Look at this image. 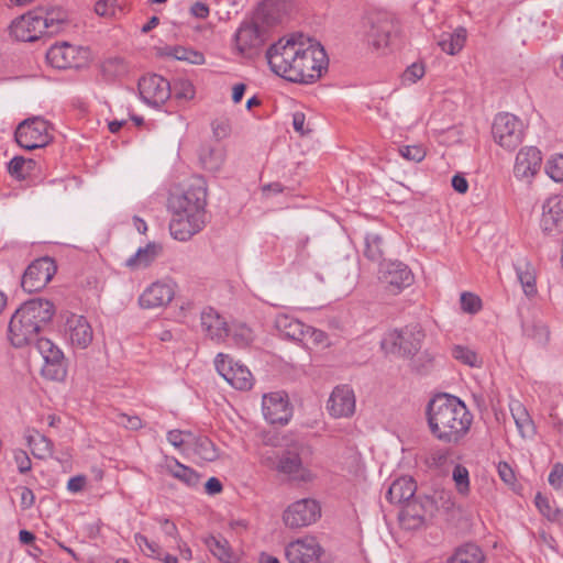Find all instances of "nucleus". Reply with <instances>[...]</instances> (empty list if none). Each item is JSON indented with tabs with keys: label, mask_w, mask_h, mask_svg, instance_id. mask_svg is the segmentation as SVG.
<instances>
[{
	"label": "nucleus",
	"mask_w": 563,
	"mask_h": 563,
	"mask_svg": "<svg viewBox=\"0 0 563 563\" xmlns=\"http://www.w3.org/2000/svg\"><path fill=\"white\" fill-rule=\"evenodd\" d=\"M294 67L297 75L286 76V80L297 84H312L322 76L328 67V56L320 43L305 36L300 40L299 54Z\"/></svg>",
	"instance_id": "3"
},
{
	"label": "nucleus",
	"mask_w": 563,
	"mask_h": 563,
	"mask_svg": "<svg viewBox=\"0 0 563 563\" xmlns=\"http://www.w3.org/2000/svg\"><path fill=\"white\" fill-rule=\"evenodd\" d=\"M27 443L32 454L37 459H45L53 454V442L43 434L27 437Z\"/></svg>",
	"instance_id": "46"
},
{
	"label": "nucleus",
	"mask_w": 563,
	"mask_h": 563,
	"mask_svg": "<svg viewBox=\"0 0 563 563\" xmlns=\"http://www.w3.org/2000/svg\"><path fill=\"white\" fill-rule=\"evenodd\" d=\"M327 408L334 418L352 416L355 411L353 390L347 386L335 387L329 398Z\"/></svg>",
	"instance_id": "28"
},
{
	"label": "nucleus",
	"mask_w": 563,
	"mask_h": 563,
	"mask_svg": "<svg viewBox=\"0 0 563 563\" xmlns=\"http://www.w3.org/2000/svg\"><path fill=\"white\" fill-rule=\"evenodd\" d=\"M166 471L173 477L184 483L190 488H196L200 484L201 476L194 468L181 464L177 459L170 457L166 460Z\"/></svg>",
	"instance_id": "35"
},
{
	"label": "nucleus",
	"mask_w": 563,
	"mask_h": 563,
	"mask_svg": "<svg viewBox=\"0 0 563 563\" xmlns=\"http://www.w3.org/2000/svg\"><path fill=\"white\" fill-rule=\"evenodd\" d=\"M275 328L284 338L292 341H302L310 332L316 333L314 329L286 313L276 316Z\"/></svg>",
	"instance_id": "30"
},
{
	"label": "nucleus",
	"mask_w": 563,
	"mask_h": 563,
	"mask_svg": "<svg viewBox=\"0 0 563 563\" xmlns=\"http://www.w3.org/2000/svg\"><path fill=\"white\" fill-rule=\"evenodd\" d=\"M523 331L539 343H545L549 340V330L542 322L525 325Z\"/></svg>",
	"instance_id": "54"
},
{
	"label": "nucleus",
	"mask_w": 563,
	"mask_h": 563,
	"mask_svg": "<svg viewBox=\"0 0 563 563\" xmlns=\"http://www.w3.org/2000/svg\"><path fill=\"white\" fill-rule=\"evenodd\" d=\"M448 563H484V554L476 544L467 543L456 549Z\"/></svg>",
	"instance_id": "41"
},
{
	"label": "nucleus",
	"mask_w": 563,
	"mask_h": 563,
	"mask_svg": "<svg viewBox=\"0 0 563 563\" xmlns=\"http://www.w3.org/2000/svg\"><path fill=\"white\" fill-rule=\"evenodd\" d=\"M547 174L556 183L563 181V153L548 161Z\"/></svg>",
	"instance_id": "53"
},
{
	"label": "nucleus",
	"mask_w": 563,
	"mask_h": 563,
	"mask_svg": "<svg viewBox=\"0 0 563 563\" xmlns=\"http://www.w3.org/2000/svg\"><path fill=\"white\" fill-rule=\"evenodd\" d=\"M14 461L20 473L24 474L32 467V462L25 451L19 450L14 453Z\"/></svg>",
	"instance_id": "63"
},
{
	"label": "nucleus",
	"mask_w": 563,
	"mask_h": 563,
	"mask_svg": "<svg viewBox=\"0 0 563 563\" xmlns=\"http://www.w3.org/2000/svg\"><path fill=\"white\" fill-rule=\"evenodd\" d=\"M41 10L34 9L15 19L10 26L11 35L18 41L34 42L45 34L46 20H43Z\"/></svg>",
	"instance_id": "16"
},
{
	"label": "nucleus",
	"mask_w": 563,
	"mask_h": 563,
	"mask_svg": "<svg viewBox=\"0 0 563 563\" xmlns=\"http://www.w3.org/2000/svg\"><path fill=\"white\" fill-rule=\"evenodd\" d=\"M452 355L455 360L472 367H478L482 364L478 354L466 346L455 345L452 349Z\"/></svg>",
	"instance_id": "50"
},
{
	"label": "nucleus",
	"mask_w": 563,
	"mask_h": 563,
	"mask_svg": "<svg viewBox=\"0 0 563 563\" xmlns=\"http://www.w3.org/2000/svg\"><path fill=\"white\" fill-rule=\"evenodd\" d=\"M509 410L519 434L523 439H533L537 428L526 407L519 400L512 399L509 402Z\"/></svg>",
	"instance_id": "34"
},
{
	"label": "nucleus",
	"mask_w": 563,
	"mask_h": 563,
	"mask_svg": "<svg viewBox=\"0 0 563 563\" xmlns=\"http://www.w3.org/2000/svg\"><path fill=\"white\" fill-rule=\"evenodd\" d=\"M137 89L141 99L154 108L164 104L172 96V84L157 74L143 76L139 80Z\"/></svg>",
	"instance_id": "14"
},
{
	"label": "nucleus",
	"mask_w": 563,
	"mask_h": 563,
	"mask_svg": "<svg viewBox=\"0 0 563 563\" xmlns=\"http://www.w3.org/2000/svg\"><path fill=\"white\" fill-rule=\"evenodd\" d=\"M66 335L74 347L87 349L92 341V328L84 316L71 314L66 320Z\"/></svg>",
	"instance_id": "25"
},
{
	"label": "nucleus",
	"mask_w": 563,
	"mask_h": 563,
	"mask_svg": "<svg viewBox=\"0 0 563 563\" xmlns=\"http://www.w3.org/2000/svg\"><path fill=\"white\" fill-rule=\"evenodd\" d=\"M399 154L407 161L419 163L426 157V150L420 145H406L399 147Z\"/></svg>",
	"instance_id": "56"
},
{
	"label": "nucleus",
	"mask_w": 563,
	"mask_h": 563,
	"mask_svg": "<svg viewBox=\"0 0 563 563\" xmlns=\"http://www.w3.org/2000/svg\"><path fill=\"white\" fill-rule=\"evenodd\" d=\"M205 227V217L188 212H172L169 231L178 241H188Z\"/></svg>",
	"instance_id": "19"
},
{
	"label": "nucleus",
	"mask_w": 563,
	"mask_h": 563,
	"mask_svg": "<svg viewBox=\"0 0 563 563\" xmlns=\"http://www.w3.org/2000/svg\"><path fill=\"white\" fill-rule=\"evenodd\" d=\"M36 9L41 10V13H38V15H41L43 20H47V21H45L46 22V30H45L46 35L52 36L62 31L63 25L66 22V15L63 11L56 10V9H51V10H45L43 8H36Z\"/></svg>",
	"instance_id": "43"
},
{
	"label": "nucleus",
	"mask_w": 563,
	"mask_h": 563,
	"mask_svg": "<svg viewBox=\"0 0 563 563\" xmlns=\"http://www.w3.org/2000/svg\"><path fill=\"white\" fill-rule=\"evenodd\" d=\"M206 170L218 172L224 163V152L221 148L203 147L199 155Z\"/></svg>",
	"instance_id": "44"
},
{
	"label": "nucleus",
	"mask_w": 563,
	"mask_h": 563,
	"mask_svg": "<svg viewBox=\"0 0 563 563\" xmlns=\"http://www.w3.org/2000/svg\"><path fill=\"white\" fill-rule=\"evenodd\" d=\"M380 278L390 291L398 292L412 284L413 274L406 264L394 261L382 266Z\"/></svg>",
	"instance_id": "23"
},
{
	"label": "nucleus",
	"mask_w": 563,
	"mask_h": 563,
	"mask_svg": "<svg viewBox=\"0 0 563 563\" xmlns=\"http://www.w3.org/2000/svg\"><path fill=\"white\" fill-rule=\"evenodd\" d=\"M461 309L470 314H475L482 309V300L481 298L473 292H462L461 298Z\"/></svg>",
	"instance_id": "52"
},
{
	"label": "nucleus",
	"mask_w": 563,
	"mask_h": 563,
	"mask_svg": "<svg viewBox=\"0 0 563 563\" xmlns=\"http://www.w3.org/2000/svg\"><path fill=\"white\" fill-rule=\"evenodd\" d=\"M515 271L526 297L534 298L538 295L537 269L534 265L526 257H520L515 263Z\"/></svg>",
	"instance_id": "33"
},
{
	"label": "nucleus",
	"mask_w": 563,
	"mask_h": 563,
	"mask_svg": "<svg viewBox=\"0 0 563 563\" xmlns=\"http://www.w3.org/2000/svg\"><path fill=\"white\" fill-rule=\"evenodd\" d=\"M134 541L144 555L155 560H161L163 552L158 543L150 541L145 536L141 533L134 534Z\"/></svg>",
	"instance_id": "51"
},
{
	"label": "nucleus",
	"mask_w": 563,
	"mask_h": 563,
	"mask_svg": "<svg viewBox=\"0 0 563 563\" xmlns=\"http://www.w3.org/2000/svg\"><path fill=\"white\" fill-rule=\"evenodd\" d=\"M172 84V95L175 99L188 101L195 97V87L190 80L185 78H177Z\"/></svg>",
	"instance_id": "49"
},
{
	"label": "nucleus",
	"mask_w": 563,
	"mask_h": 563,
	"mask_svg": "<svg viewBox=\"0 0 563 563\" xmlns=\"http://www.w3.org/2000/svg\"><path fill=\"white\" fill-rule=\"evenodd\" d=\"M424 75V68L422 65L412 64L411 66L407 67V69L404 73V80L409 82H416L418 79H420Z\"/></svg>",
	"instance_id": "64"
},
{
	"label": "nucleus",
	"mask_w": 563,
	"mask_h": 563,
	"mask_svg": "<svg viewBox=\"0 0 563 563\" xmlns=\"http://www.w3.org/2000/svg\"><path fill=\"white\" fill-rule=\"evenodd\" d=\"M162 251L163 246L159 243L150 242L144 247H140L125 265L132 269L146 268L159 256Z\"/></svg>",
	"instance_id": "36"
},
{
	"label": "nucleus",
	"mask_w": 563,
	"mask_h": 563,
	"mask_svg": "<svg viewBox=\"0 0 563 563\" xmlns=\"http://www.w3.org/2000/svg\"><path fill=\"white\" fill-rule=\"evenodd\" d=\"M321 515L314 499L305 498L291 504L284 512L283 520L289 528H302L317 521Z\"/></svg>",
	"instance_id": "17"
},
{
	"label": "nucleus",
	"mask_w": 563,
	"mask_h": 563,
	"mask_svg": "<svg viewBox=\"0 0 563 563\" xmlns=\"http://www.w3.org/2000/svg\"><path fill=\"white\" fill-rule=\"evenodd\" d=\"M541 152L536 146L522 147L516 156L514 174L518 179L530 181L540 170Z\"/></svg>",
	"instance_id": "22"
},
{
	"label": "nucleus",
	"mask_w": 563,
	"mask_h": 563,
	"mask_svg": "<svg viewBox=\"0 0 563 563\" xmlns=\"http://www.w3.org/2000/svg\"><path fill=\"white\" fill-rule=\"evenodd\" d=\"M118 0H99L95 5V12L100 16L114 15Z\"/></svg>",
	"instance_id": "59"
},
{
	"label": "nucleus",
	"mask_w": 563,
	"mask_h": 563,
	"mask_svg": "<svg viewBox=\"0 0 563 563\" xmlns=\"http://www.w3.org/2000/svg\"><path fill=\"white\" fill-rule=\"evenodd\" d=\"M37 168V163L32 158L14 156L8 163V173L18 180L26 179Z\"/></svg>",
	"instance_id": "40"
},
{
	"label": "nucleus",
	"mask_w": 563,
	"mask_h": 563,
	"mask_svg": "<svg viewBox=\"0 0 563 563\" xmlns=\"http://www.w3.org/2000/svg\"><path fill=\"white\" fill-rule=\"evenodd\" d=\"M187 433L188 432L180 430H170L167 433V440L175 448H180L183 445L189 446L190 438L187 437Z\"/></svg>",
	"instance_id": "60"
},
{
	"label": "nucleus",
	"mask_w": 563,
	"mask_h": 563,
	"mask_svg": "<svg viewBox=\"0 0 563 563\" xmlns=\"http://www.w3.org/2000/svg\"><path fill=\"white\" fill-rule=\"evenodd\" d=\"M36 349L44 360L42 375L51 380L63 382L67 376V364L62 350L45 338L36 340Z\"/></svg>",
	"instance_id": "10"
},
{
	"label": "nucleus",
	"mask_w": 563,
	"mask_h": 563,
	"mask_svg": "<svg viewBox=\"0 0 563 563\" xmlns=\"http://www.w3.org/2000/svg\"><path fill=\"white\" fill-rule=\"evenodd\" d=\"M498 475L501 478L504 483H506L509 486H514L516 482L515 472L512 468L506 463L500 462L497 467Z\"/></svg>",
	"instance_id": "62"
},
{
	"label": "nucleus",
	"mask_w": 563,
	"mask_h": 563,
	"mask_svg": "<svg viewBox=\"0 0 563 563\" xmlns=\"http://www.w3.org/2000/svg\"><path fill=\"white\" fill-rule=\"evenodd\" d=\"M300 40H305L301 33L292 34L288 38H280L266 51L269 68L276 75L286 79V76L297 75L294 67L299 54Z\"/></svg>",
	"instance_id": "7"
},
{
	"label": "nucleus",
	"mask_w": 563,
	"mask_h": 563,
	"mask_svg": "<svg viewBox=\"0 0 563 563\" xmlns=\"http://www.w3.org/2000/svg\"><path fill=\"white\" fill-rule=\"evenodd\" d=\"M262 410L264 418L271 424H287L292 416L288 396L283 391L264 395Z\"/></svg>",
	"instance_id": "18"
},
{
	"label": "nucleus",
	"mask_w": 563,
	"mask_h": 563,
	"mask_svg": "<svg viewBox=\"0 0 563 563\" xmlns=\"http://www.w3.org/2000/svg\"><path fill=\"white\" fill-rule=\"evenodd\" d=\"M174 295L175 291L170 284L156 282L143 291L139 301L142 308L154 309L169 303Z\"/></svg>",
	"instance_id": "29"
},
{
	"label": "nucleus",
	"mask_w": 563,
	"mask_h": 563,
	"mask_svg": "<svg viewBox=\"0 0 563 563\" xmlns=\"http://www.w3.org/2000/svg\"><path fill=\"white\" fill-rule=\"evenodd\" d=\"M290 9V0H264L258 4L254 18L263 26H271L282 22Z\"/></svg>",
	"instance_id": "27"
},
{
	"label": "nucleus",
	"mask_w": 563,
	"mask_h": 563,
	"mask_svg": "<svg viewBox=\"0 0 563 563\" xmlns=\"http://www.w3.org/2000/svg\"><path fill=\"white\" fill-rule=\"evenodd\" d=\"M207 189L203 186H190L180 194H173L168 199L170 212H188L205 217Z\"/></svg>",
	"instance_id": "13"
},
{
	"label": "nucleus",
	"mask_w": 563,
	"mask_h": 563,
	"mask_svg": "<svg viewBox=\"0 0 563 563\" xmlns=\"http://www.w3.org/2000/svg\"><path fill=\"white\" fill-rule=\"evenodd\" d=\"M200 324L206 336L220 343L229 338V324L225 319L213 308L208 307L201 311Z\"/></svg>",
	"instance_id": "26"
},
{
	"label": "nucleus",
	"mask_w": 563,
	"mask_h": 563,
	"mask_svg": "<svg viewBox=\"0 0 563 563\" xmlns=\"http://www.w3.org/2000/svg\"><path fill=\"white\" fill-rule=\"evenodd\" d=\"M417 490L416 482L412 477L402 476L395 479L389 486L386 499L396 505H401V507L415 498Z\"/></svg>",
	"instance_id": "32"
},
{
	"label": "nucleus",
	"mask_w": 563,
	"mask_h": 563,
	"mask_svg": "<svg viewBox=\"0 0 563 563\" xmlns=\"http://www.w3.org/2000/svg\"><path fill=\"white\" fill-rule=\"evenodd\" d=\"M289 563H319L322 548L312 537L290 542L285 550Z\"/></svg>",
	"instance_id": "20"
},
{
	"label": "nucleus",
	"mask_w": 563,
	"mask_h": 563,
	"mask_svg": "<svg viewBox=\"0 0 563 563\" xmlns=\"http://www.w3.org/2000/svg\"><path fill=\"white\" fill-rule=\"evenodd\" d=\"M57 266L51 257H41L33 261L25 269L21 286L26 292H35L43 289L56 274Z\"/></svg>",
	"instance_id": "12"
},
{
	"label": "nucleus",
	"mask_w": 563,
	"mask_h": 563,
	"mask_svg": "<svg viewBox=\"0 0 563 563\" xmlns=\"http://www.w3.org/2000/svg\"><path fill=\"white\" fill-rule=\"evenodd\" d=\"M48 128V122L40 117L26 119L18 125L15 141L27 151L43 147L51 141Z\"/></svg>",
	"instance_id": "9"
},
{
	"label": "nucleus",
	"mask_w": 563,
	"mask_h": 563,
	"mask_svg": "<svg viewBox=\"0 0 563 563\" xmlns=\"http://www.w3.org/2000/svg\"><path fill=\"white\" fill-rule=\"evenodd\" d=\"M78 48L67 42L52 45L46 53L47 63L57 69H67L76 66Z\"/></svg>",
	"instance_id": "31"
},
{
	"label": "nucleus",
	"mask_w": 563,
	"mask_h": 563,
	"mask_svg": "<svg viewBox=\"0 0 563 563\" xmlns=\"http://www.w3.org/2000/svg\"><path fill=\"white\" fill-rule=\"evenodd\" d=\"M438 497L443 500L442 506L450 501V493L434 492L432 496L417 495L415 498L406 503L399 514L398 518L401 525L407 529H417L421 527L428 517H432L439 509Z\"/></svg>",
	"instance_id": "6"
},
{
	"label": "nucleus",
	"mask_w": 563,
	"mask_h": 563,
	"mask_svg": "<svg viewBox=\"0 0 563 563\" xmlns=\"http://www.w3.org/2000/svg\"><path fill=\"white\" fill-rule=\"evenodd\" d=\"M101 74L108 81L123 78L130 73L129 63L120 56H110L100 65Z\"/></svg>",
	"instance_id": "37"
},
{
	"label": "nucleus",
	"mask_w": 563,
	"mask_h": 563,
	"mask_svg": "<svg viewBox=\"0 0 563 563\" xmlns=\"http://www.w3.org/2000/svg\"><path fill=\"white\" fill-rule=\"evenodd\" d=\"M187 437L190 438L189 446L200 460L212 462L218 459V450L209 438L195 437L192 433H187Z\"/></svg>",
	"instance_id": "38"
},
{
	"label": "nucleus",
	"mask_w": 563,
	"mask_h": 563,
	"mask_svg": "<svg viewBox=\"0 0 563 563\" xmlns=\"http://www.w3.org/2000/svg\"><path fill=\"white\" fill-rule=\"evenodd\" d=\"M525 136V124L517 115L503 112L495 115V143L506 151L516 150Z\"/></svg>",
	"instance_id": "8"
},
{
	"label": "nucleus",
	"mask_w": 563,
	"mask_h": 563,
	"mask_svg": "<svg viewBox=\"0 0 563 563\" xmlns=\"http://www.w3.org/2000/svg\"><path fill=\"white\" fill-rule=\"evenodd\" d=\"M549 484L556 490L563 488V464L558 462L552 466L548 477Z\"/></svg>",
	"instance_id": "58"
},
{
	"label": "nucleus",
	"mask_w": 563,
	"mask_h": 563,
	"mask_svg": "<svg viewBox=\"0 0 563 563\" xmlns=\"http://www.w3.org/2000/svg\"><path fill=\"white\" fill-rule=\"evenodd\" d=\"M165 54L178 60H185L194 65H202L205 56L201 52L184 47V46H167Z\"/></svg>",
	"instance_id": "45"
},
{
	"label": "nucleus",
	"mask_w": 563,
	"mask_h": 563,
	"mask_svg": "<svg viewBox=\"0 0 563 563\" xmlns=\"http://www.w3.org/2000/svg\"><path fill=\"white\" fill-rule=\"evenodd\" d=\"M398 32L396 18L386 12H374L364 16L358 30L363 42L374 49L388 46Z\"/></svg>",
	"instance_id": "4"
},
{
	"label": "nucleus",
	"mask_w": 563,
	"mask_h": 563,
	"mask_svg": "<svg viewBox=\"0 0 563 563\" xmlns=\"http://www.w3.org/2000/svg\"><path fill=\"white\" fill-rule=\"evenodd\" d=\"M427 419L431 433L445 443L460 441L472 423V416L464 402L449 394L437 395L430 400Z\"/></svg>",
	"instance_id": "1"
},
{
	"label": "nucleus",
	"mask_w": 563,
	"mask_h": 563,
	"mask_svg": "<svg viewBox=\"0 0 563 563\" xmlns=\"http://www.w3.org/2000/svg\"><path fill=\"white\" fill-rule=\"evenodd\" d=\"M267 465L291 479H305V468L296 449L284 450L274 457L266 459Z\"/></svg>",
	"instance_id": "21"
},
{
	"label": "nucleus",
	"mask_w": 563,
	"mask_h": 563,
	"mask_svg": "<svg viewBox=\"0 0 563 563\" xmlns=\"http://www.w3.org/2000/svg\"><path fill=\"white\" fill-rule=\"evenodd\" d=\"M424 338L422 327L412 323L387 332L380 344L382 349L388 354L402 358H413L420 351Z\"/></svg>",
	"instance_id": "5"
},
{
	"label": "nucleus",
	"mask_w": 563,
	"mask_h": 563,
	"mask_svg": "<svg viewBox=\"0 0 563 563\" xmlns=\"http://www.w3.org/2000/svg\"><path fill=\"white\" fill-rule=\"evenodd\" d=\"M209 551L222 563H231L233 555L229 542L222 537L209 536L205 539Z\"/></svg>",
	"instance_id": "42"
},
{
	"label": "nucleus",
	"mask_w": 563,
	"mask_h": 563,
	"mask_svg": "<svg viewBox=\"0 0 563 563\" xmlns=\"http://www.w3.org/2000/svg\"><path fill=\"white\" fill-rule=\"evenodd\" d=\"M216 368L218 373L235 389L249 390L253 386V376L250 369L233 362L228 355L219 353L216 358Z\"/></svg>",
	"instance_id": "15"
},
{
	"label": "nucleus",
	"mask_w": 563,
	"mask_h": 563,
	"mask_svg": "<svg viewBox=\"0 0 563 563\" xmlns=\"http://www.w3.org/2000/svg\"><path fill=\"white\" fill-rule=\"evenodd\" d=\"M465 41L466 30L459 27L452 33H443L438 42V45L446 54L455 55L463 48Z\"/></svg>",
	"instance_id": "39"
},
{
	"label": "nucleus",
	"mask_w": 563,
	"mask_h": 563,
	"mask_svg": "<svg viewBox=\"0 0 563 563\" xmlns=\"http://www.w3.org/2000/svg\"><path fill=\"white\" fill-rule=\"evenodd\" d=\"M382 238L376 233H367L365 236V249L364 255L373 261L378 262L383 258V250H382Z\"/></svg>",
	"instance_id": "48"
},
{
	"label": "nucleus",
	"mask_w": 563,
	"mask_h": 563,
	"mask_svg": "<svg viewBox=\"0 0 563 563\" xmlns=\"http://www.w3.org/2000/svg\"><path fill=\"white\" fill-rule=\"evenodd\" d=\"M117 423L130 430H139L142 428V420L137 416H129L125 413L117 416Z\"/></svg>",
	"instance_id": "61"
},
{
	"label": "nucleus",
	"mask_w": 563,
	"mask_h": 563,
	"mask_svg": "<svg viewBox=\"0 0 563 563\" xmlns=\"http://www.w3.org/2000/svg\"><path fill=\"white\" fill-rule=\"evenodd\" d=\"M453 481L460 493L464 494L468 490L470 481H468V471L466 467L457 464L453 470Z\"/></svg>",
	"instance_id": "55"
},
{
	"label": "nucleus",
	"mask_w": 563,
	"mask_h": 563,
	"mask_svg": "<svg viewBox=\"0 0 563 563\" xmlns=\"http://www.w3.org/2000/svg\"><path fill=\"white\" fill-rule=\"evenodd\" d=\"M416 356V358H411L412 368L419 374L427 373L432 367L433 356L428 351H424Z\"/></svg>",
	"instance_id": "57"
},
{
	"label": "nucleus",
	"mask_w": 563,
	"mask_h": 563,
	"mask_svg": "<svg viewBox=\"0 0 563 563\" xmlns=\"http://www.w3.org/2000/svg\"><path fill=\"white\" fill-rule=\"evenodd\" d=\"M266 38L265 27L255 18L253 21H244L234 35L236 49L245 57L254 56Z\"/></svg>",
	"instance_id": "11"
},
{
	"label": "nucleus",
	"mask_w": 563,
	"mask_h": 563,
	"mask_svg": "<svg viewBox=\"0 0 563 563\" xmlns=\"http://www.w3.org/2000/svg\"><path fill=\"white\" fill-rule=\"evenodd\" d=\"M55 314L52 301L34 298L23 302L12 314L8 336L11 344L22 347L38 340L37 335L47 327Z\"/></svg>",
	"instance_id": "2"
},
{
	"label": "nucleus",
	"mask_w": 563,
	"mask_h": 563,
	"mask_svg": "<svg viewBox=\"0 0 563 563\" xmlns=\"http://www.w3.org/2000/svg\"><path fill=\"white\" fill-rule=\"evenodd\" d=\"M541 228L548 234L563 232V197L554 195L543 203Z\"/></svg>",
	"instance_id": "24"
},
{
	"label": "nucleus",
	"mask_w": 563,
	"mask_h": 563,
	"mask_svg": "<svg viewBox=\"0 0 563 563\" xmlns=\"http://www.w3.org/2000/svg\"><path fill=\"white\" fill-rule=\"evenodd\" d=\"M229 338L239 347H245L253 341V331L244 323L229 325Z\"/></svg>",
	"instance_id": "47"
}]
</instances>
